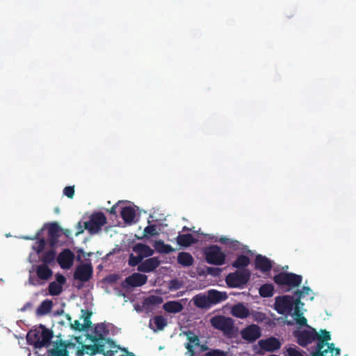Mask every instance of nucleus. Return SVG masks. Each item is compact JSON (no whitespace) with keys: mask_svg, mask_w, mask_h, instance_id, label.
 Returning a JSON list of instances; mask_svg holds the SVG:
<instances>
[{"mask_svg":"<svg viewBox=\"0 0 356 356\" xmlns=\"http://www.w3.org/2000/svg\"><path fill=\"white\" fill-rule=\"evenodd\" d=\"M241 335L247 341H254L261 335V328L254 324L248 325L241 331Z\"/></svg>","mask_w":356,"mask_h":356,"instance_id":"nucleus-14","label":"nucleus"},{"mask_svg":"<svg viewBox=\"0 0 356 356\" xmlns=\"http://www.w3.org/2000/svg\"><path fill=\"white\" fill-rule=\"evenodd\" d=\"M204 356H227V353L218 349H212L206 353Z\"/></svg>","mask_w":356,"mask_h":356,"instance_id":"nucleus-43","label":"nucleus"},{"mask_svg":"<svg viewBox=\"0 0 356 356\" xmlns=\"http://www.w3.org/2000/svg\"><path fill=\"white\" fill-rule=\"evenodd\" d=\"M167 325L166 319L162 316H156L149 320V326L154 332L161 331Z\"/></svg>","mask_w":356,"mask_h":356,"instance_id":"nucleus-26","label":"nucleus"},{"mask_svg":"<svg viewBox=\"0 0 356 356\" xmlns=\"http://www.w3.org/2000/svg\"><path fill=\"white\" fill-rule=\"evenodd\" d=\"M121 208V217L129 225L136 222L140 216L139 209L134 203L123 201Z\"/></svg>","mask_w":356,"mask_h":356,"instance_id":"nucleus-10","label":"nucleus"},{"mask_svg":"<svg viewBox=\"0 0 356 356\" xmlns=\"http://www.w3.org/2000/svg\"><path fill=\"white\" fill-rule=\"evenodd\" d=\"M163 301V300L162 297L159 296H149L145 299L143 302V307L147 309H150L152 307L161 304Z\"/></svg>","mask_w":356,"mask_h":356,"instance_id":"nucleus-35","label":"nucleus"},{"mask_svg":"<svg viewBox=\"0 0 356 356\" xmlns=\"http://www.w3.org/2000/svg\"><path fill=\"white\" fill-rule=\"evenodd\" d=\"M63 194L69 198H72L74 195V186H66L63 189Z\"/></svg>","mask_w":356,"mask_h":356,"instance_id":"nucleus-45","label":"nucleus"},{"mask_svg":"<svg viewBox=\"0 0 356 356\" xmlns=\"http://www.w3.org/2000/svg\"><path fill=\"white\" fill-rule=\"evenodd\" d=\"M176 240L178 245L182 247H188L198 241L191 234H179Z\"/></svg>","mask_w":356,"mask_h":356,"instance_id":"nucleus-29","label":"nucleus"},{"mask_svg":"<svg viewBox=\"0 0 356 356\" xmlns=\"http://www.w3.org/2000/svg\"><path fill=\"white\" fill-rule=\"evenodd\" d=\"M207 272L211 275L217 276L220 273L221 270L218 268L209 267L207 268Z\"/></svg>","mask_w":356,"mask_h":356,"instance_id":"nucleus-46","label":"nucleus"},{"mask_svg":"<svg viewBox=\"0 0 356 356\" xmlns=\"http://www.w3.org/2000/svg\"><path fill=\"white\" fill-rule=\"evenodd\" d=\"M143 259L141 257L138 256V254L134 255V254H131L129 256V264L130 266H135L138 265Z\"/></svg>","mask_w":356,"mask_h":356,"instance_id":"nucleus-42","label":"nucleus"},{"mask_svg":"<svg viewBox=\"0 0 356 356\" xmlns=\"http://www.w3.org/2000/svg\"><path fill=\"white\" fill-rule=\"evenodd\" d=\"M187 340L188 342L186 344V348L188 350V353L186 355L193 356L194 350L200 346V339L195 334L190 332L187 334Z\"/></svg>","mask_w":356,"mask_h":356,"instance_id":"nucleus-24","label":"nucleus"},{"mask_svg":"<svg viewBox=\"0 0 356 356\" xmlns=\"http://www.w3.org/2000/svg\"><path fill=\"white\" fill-rule=\"evenodd\" d=\"M53 302L51 300H45L40 305L36 310V314L38 316H44L47 314L51 309Z\"/></svg>","mask_w":356,"mask_h":356,"instance_id":"nucleus-36","label":"nucleus"},{"mask_svg":"<svg viewBox=\"0 0 356 356\" xmlns=\"http://www.w3.org/2000/svg\"><path fill=\"white\" fill-rule=\"evenodd\" d=\"M26 239H33L32 238L25 237Z\"/></svg>","mask_w":356,"mask_h":356,"instance_id":"nucleus-51","label":"nucleus"},{"mask_svg":"<svg viewBox=\"0 0 356 356\" xmlns=\"http://www.w3.org/2000/svg\"><path fill=\"white\" fill-rule=\"evenodd\" d=\"M147 277L146 275L135 273L127 277L126 283L131 286H140L146 283Z\"/></svg>","mask_w":356,"mask_h":356,"instance_id":"nucleus-23","label":"nucleus"},{"mask_svg":"<svg viewBox=\"0 0 356 356\" xmlns=\"http://www.w3.org/2000/svg\"><path fill=\"white\" fill-rule=\"evenodd\" d=\"M250 259L247 256L240 255L233 263V266L237 268H244L248 266Z\"/></svg>","mask_w":356,"mask_h":356,"instance_id":"nucleus-40","label":"nucleus"},{"mask_svg":"<svg viewBox=\"0 0 356 356\" xmlns=\"http://www.w3.org/2000/svg\"><path fill=\"white\" fill-rule=\"evenodd\" d=\"M273 262L268 258L257 255L255 259V266L262 272H268L272 268Z\"/></svg>","mask_w":356,"mask_h":356,"instance_id":"nucleus-25","label":"nucleus"},{"mask_svg":"<svg viewBox=\"0 0 356 356\" xmlns=\"http://www.w3.org/2000/svg\"><path fill=\"white\" fill-rule=\"evenodd\" d=\"M31 307V303H27L26 305H25L24 306L23 308H22V311H24L26 310L27 308H30Z\"/></svg>","mask_w":356,"mask_h":356,"instance_id":"nucleus-48","label":"nucleus"},{"mask_svg":"<svg viewBox=\"0 0 356 356\" xmlns=\"http://www.w3.org/2000/svg\"><path fill=\"white\" fill-rule=\"evenodd\" d=\"M74 257L71 250L65 249L58 255L57 261L61 268L70 269L74 264Z\"/></svg>","mask_w":356,"mask_h":356,"instance_id":"nucleus-15","label":"nucleus"},{"mask_svg":"<svg viewBox=\"0 0 356 356\" xmlns=\"http://www.w3.org/2000/svg\"><path fill=\"white\" fill-rule=\"evenodd\" d=\"M55 278L56 280L51 282L48 287L49 294L51 296H58L63 291V286L66 282V278L61 274H56Z\"/></svg>","mask_w":356,"mask_h":356,"instance_id":"nucleus-18","label":"nucleus"},{"mask_svg":"<svg viewBox=\"0 0 356 356\" xmlns=\"http://www.w3.org/2000/svg\"><path fill=\"white\" fill-rule=\"evenodd\" d=\"M119 349L120 348L110 340L100 341L95 346H83L79 343V346L76 348V355H93L96 352H99L103 353L104 356H134L132 353L126 350H122V354L118 355Z\"/></svg>","mask_w":356,"mask_h":356,"instance_id":"nucleus-4","label":"nucleus"},{"mask_svg":"<svg viewBox=\"0 0 356 356\" xmlns=\"http://www.w3.org/2000/svg\"><path fill=\"white\" fill-rule=\"evenodd\" d=\"M184 308L181 300L168 301L163 304V309L168 313L176 314L180 312Z\"/></svg>","mask_w":356,"mask_h":356,"instance_id":"nucleus-30","label":"nucleus"},{"mask_svg":"<svg viewBox=\"0 0 356 356\" xmlns=\"http://www.w3.org/2000/svg\"><path fill=\"white\" fill-rule=\"evenodd\" d=\"M177 261L183 266H190L193 263V258L191 254L183 252L179 254Z\"/></svg>","mask_w":356,"mask_h":356,"instance_id":"nucleus-37","label":"nucleus"},{"mask_svg":"<svg viewBox=\"0 0 356 356\" xmlns=\"http://www.w3.org/2000/svg\"><path fill=\"white\" fill-rule=\"evenodd\" d=\"M298 327L293 331V334L296 341L301 346H306L314 341H316L315 351H322L325 354L330 353L331 356L340 355V349L336 348L332 343H328L331 340L329 332L321 330L319 332L307 324L306 318H298L296 321Z\"/></svg>","mask_w":356,"mask_h":356,"instance_id":"nucleus-2","label":"nucleus"},{"mask_svg":"<svg viewBox=\"0 0 356 356\" xmlns=\"http://www.w3.org/2000/svg\"><path fill=\"white\" fill-rule=\"evenodd\" d=\"M193 302L196 307L199 308H209L211 307L208 296L207 293H200L193 298Z\"/></svg>","mask_w":356,"mask_h":356,"instance_id":"nucleus-33","label":"nucleus"},{"mask_svg":"<svg viewBox=\"0 0 356 356\" xmlns=\"http://www.w3.org/2000/svg\"><path fill=\"white\" fill-rule=\"evenodd\" d=\"M274 286L271 284H263L259 288V294L264 298L271 297L273 295Z\"/></svg>","mask_w":356,"mask_h":356,"instance_id":"nucleus-38","label":"nucleus"},{"mask_svg":"<svg viewBox=\"0 0 356 356\" xmlns=\"http://www.w3.org/2000/svg\"><path fill=\"white\" fill-rule=\"evenodd\" d=\"M155 250L161 254H168L175 251V249L168 244H165L162 240H156L153 243Z\"/></svg>","mask_w":356,"mask_h":356,"instance_id":"nucleus-32","label":"nucleus"},{"mask_svg":"<svg viewBox=\"0 0 356 356\" xmlns=\"http://www.w3.org/2000/svg\"><path fill=\"white\" fill-rule=\"evenodd\" d=\"M81 312L83 313V315L81 318V321L82 322H80L79 321H74V323H72V327L76 330H82L87 327L89 326V317L90 316V314L88 312H84L83 309H81Z\"/></svg>","mask_w":356,"mask_h":356,"instance_id":"nucleus-31","label":"nucleus"},{"mask_svg":"<svg viewBox=\"0 0 356 356\" xmlns=\"http://www.w3.org/2000/svg\"><path fill=\"white\" fill-rule=\"evenodd\" d=\"M184 284L182 281H180L177 279L172 280L168 283V289L170 291H175L181 289L183 286Z\"/></svg>","mask_w":356,"mask_h":356,"instance_id":"nucleus-41","label":"nucleus"},{"mask_svg":"<svg viewBox=\"0 0 356 356\" xmlns=\"http://www.w3.org/2000/svg\"><path fill=\"white\" fill-rule=\"evenodd\" d=\"M304 303L293 295H282L275 298L274 309L280 314L291 316L296 321L303 316Z\"/></svg>","mask_w":356,"mask_h":356,"instance_id":"nucleus-3","label":"nucleus"},{"mask_svg":"<svg viewBox=\"0 0 356 356\" xmlns=\"http://www.w3.org/2000/svg\"><path fill=\"white\" fill-rule=\"evenodd\" d=\"M287 323V325H292V324H293V322H292V321H287V323Z\"/></svg>","mask_w":356,"mask_h":356,"instance_id":"nucleus-50","label":"nucleus"},{"mask_svg":"<svg viewBox=\"0 0 356 356\" xmlns=\"http://www.w3.org/2000/svg\"><path fill=\"white\" fill-rule=\"evenodd\" d=\"M296 299L300 301L301 299L309 298L310 300H313L314 294L312 290L308 286H303L301 289L298 290L293 294Z\"/></svg>","mask_w":356,"mask_h":356,"instance_id":"nucleus-34","label":"nucleus"},{"mask_svg":"<svg viewBox=\"0 0 356 356\" xmlns=\"http://www.w3.org/2000/svg\"><path fill=\"white\" fill-rule=\"evenodd\" d=\"M92 274V267L90 263H85L79 265L74 272V278L76 280L86 282Z\"/></svg>","mask_w":356,"mask_h":356,"instance_id":"nucleus-16","label":"nucleus"},{"mask_svg":"<svg viewBox=\"0 0 356 356\" xmlns=\"http://www.w3.org/2000/svg\"><path fill=\"white\" fill-rule=\"evenodd\" d=\"M211 323L215 328L220 330L224 332H229L233 327V321L232 318L222 316L212 318Z\"/></svg>","mask_w":356,"mask_h":356,"instance_id":"nucleus-13","label":"nucleus"},{"mask_svg":"<svg viewBox=\"0 0 356 356\" xmlns=\"http://www.w3.org/2000/svg\"><path fill=\"white\" fill-rule=\"evenodd\" d=\"M123 201H118L115 204H114L111 210H110V213L111 214H113V215H115L117 213L118 211H120L121 213V208L122 207V203Z\"/></svg>","mask_w":356,"mask_h":356,"instance_id":"nucleus-44","label":"nucleus"},{"mask_svg":"<svg viewBox=\"0 0 356 356\" xmlns=\"http://www.w3.org/2000/svg\"><path fill=\"white\" fill-rule=\"evenodd\" d=\"M204 236L205 242L219 243L225 245L230 251L243 250V244L237 240L229 238L224 235L213 234H201Z\"/></svg>","mask_w":356,"mask_h":356,"instance_id":"nucleus-8","label":"nucleus"},{"mask_svg":"<svg viewBox=\"0 0 356 356\" xmlns=\"http://www.w3.org/2000/svg\"><path fill=\"white\" fill-rule=\"evenodd\" d=\"M211 306L216 305L227 299V296L225 292L218 291L216 290H209L207 293Z\"/></svg>","mask_w":356,"mask_h":356,"instance_id":"nucleus-28","label":"nucleus"},{"mask_svg":"<svg viewBox=\"0 0 356 356\" xmlns=\"http://www.w3.org/2000/svg\"><path fill=\"white\" fill-rule=\"evenodd\" d=\"M258 344L261 350L267 352H275L281 348V341L275 337H269L259 341Z\"/></svg>","mask_w":356,"mask_h":356,"instance_id":"nucleus-17","label":"nucleus"},{"mask_svg":"<svg viewBox=\"0 0 356 356\" xmlns=\"http://www.w3.org/2000/svg\"><path fill=\"white\" fill-rule=\"evenodd\" d=\"M51 338L52 332L42 325L31 329L26 335L28 343L35 348L46 346Z\"/></svg>","mask_w":356,"mask_h":356,"instance_id":"nucleus-6","label":"nucleus"},{"mask_svg":"<svg viewBox=\"0 0 356 356\" xmlns=\"http://www.w3.org/2000/svg\"><path fill=\"white\" fill-rule=\"evenodd\" d=\"M230 313L238 318H246L250 316L249 309L243 303H237L231 307Z\"/></svg>","mask_w":356,"mask_h":356,"instance_id":"nucleus-22","label":"nucleus"},{"mask_svg":"<svg viewBox=\"0 0 356 356\" xmlns=\"http://www.w3.org/2000/svg\"><path fill=\"white\" fill-rule=\"evenodd\" d=\"M106 218L102 212L92 213L85 222V228L92 234H97L106 224Z\"/></svg>","mask_w":356,"mask_h":356,"instance_id":"nucleus-12","label":"nucleus"},{"mask_svg":"<svg viewBox=\"0 0 356 356\" xmlns=\"http://www.w3.org/2000/svg\"><path fill=\"white\" fill-rule=\"evenodd\" d=\"M133 251L136 254L141 257L142 259L152 256L154 250L147 245L138 243L133 248Z\"/></svg>","mask_w":356,"mask_h":356,"instance_id":"nucleus-27","label":"nucleus"},{"mask_svg":"<svg viewBox=\"0 0 356 356\" xmlns=\"http://www.w3.org/2000/svg\"><path fill=\"white\" fill-rule=\"evenodd\" d=\"M164 217L156 213L149 214L147 218V225L144 228L141 239L149 238L151 236H158L162 233L168 225L165 222Z\"/></svg>","mask_w":356,"mask_h":356,"instance_id":"nucleus-7","label":"nucleus"},{"mask_svg":"<svg viewBox=\"0 0 356 356\" xmlns=\"http://www.w3.org/2000/svg\"><path fill=\"white\" fill-rule=\"evenodd\" d=\"M160 264L157 257H151L142 262L138 267L139 271L149 273L156 269Z\"/></svg>","mask_w":356,"mask_h":356,"instance_id":"nucleus-21","label":"nucleus"},{"mask_svg":"<svg viewBox=\"0 0 356 356\" xmlns=\"http://www.w3.org/2000/svg\"><path fill=\"white\" fill-rule=\"evenodd\" d=\"M284 349V354L286 356H304L303 351L295 345L286 346Z\"/></svg>","mask_w":356,"mask_h":356,"instance_id":"nucleus-39","label":"nucleus"},{"mask_svg":"<svg viewBox=\"0 0 356 356\" xmlns=\"http://www.w3.org/2000/svg\"><path fill=\"white\" fill-rule=\"evenodd\" d=\"M112 327L113 326L111 325H106L104 323L97 325L94 332L96 341L101 340V341H102L108 340L106 337L109 334Z\"/></svg>","mask_w":356,"mask_h":356,"instance_id":"nucleus-20","label":"nucleus"},{"mask_svg":"<svg viewBox=\"0 0 356 356\" xmlns=\"http://www.w3.org/2000/svg\"><path fill=\"white\" fill-rule=\"evenodd\" d=\"M326 355H330V353L328 354H325V353L322 352V351H315L313 354H312V356H326Z\"/></svg>","mask_w":356,"mask_h":356,"instance_id":"nucleus-47","label":"nucleus"},{"mask_svg":"<svg viewBox=\"0 0 356 356\" xmlns=\"http://www.w3.org/2000/svg\"><path fill=\"white\" fill-rule=\"evenodd\" d=\"M302 277L291 273H281L274 276V282L282 289L289 291L298 286L302 282Z\"/></svg>","mask_w":356,"mask_h":356,"instance_id":"nucleus-9","label":"nucleus"},{"mask_svg":"<svg viewBox=\"0 0 356 356\" xmlns=\"http://www.w3.org/2000/svg\"><path fill=\"white\" fill-rule=\"evenodd\" d=\"M250 272L243 269L229 273L225 278L227 285L232 288H238L243 286L250 278Z\"/></svg>","mask_w":356,"mask_h":356,"instance_id":"nucleus-11","label":"nucleus"},{"mask_svg":"<svg viewBox=\"0 0 356 356\" xmlns=\"http://www.w3.org/2000/svg\"><path fill=\"white\" fill-rule=\"evenodd\" d=\"M206 262L213 266H223L227 263V255L222 248L216 244L206 245L202 249Z\"/></svg>","mask_w":356,"mask_h":356,"instance_id":"nucleus-5","label":"nucleus"},{"mask_svg":"<svg viewBox=\"0 0 356 356\" xmlns=\"http://www.w3.org/2000/svg\"><path fill=\"white\" fill-rule=\"evenodd\" d=\"M188 230H189V229L187 227H183V231H188Z\"/></svg>","mask_w":356,"mask_h":356,"instance_id":"nucleus-49","label":"nucleus"},{"mask_svg":"<svg viewBox=\"0 0 356 356\" xmlns=\"http://www.w3.org/2000/svg\"><path fill=\"white\" fill-rule=\"evenodd\" d=\"M60 228L57 223L45 225L36 234L35 242L29 253L30 263L42 261V264L33 265L29 270V284L33 286L44 284L53 275V271L47 266L56 257L54 246L58 244L60 236Z\"/></svg>","mask_w":356,"mask_h":356,"instance_id":"nucleus-1","label":"nucleus"},{"mask_svg":"<svg viewBox=\"0 0 356 356\" xmlns=\"http://www.w3.org/2000/svg\"><path fill=\"white\" fill-rule=\"evenodd\" d=\"M49 356H68L69 354L76 355V347L69 344L65 346L63 344L55 346V348L49 350Z\"/></svg>","mask_w":356,"mask_h":356,"instance_id":"nucleus-19","label":"nucleus"}]
</instances>
